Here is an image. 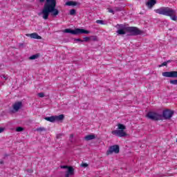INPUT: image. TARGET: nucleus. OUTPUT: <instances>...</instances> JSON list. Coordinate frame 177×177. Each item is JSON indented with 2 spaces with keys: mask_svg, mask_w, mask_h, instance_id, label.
Returning a JSON list of instances; mask_svg holds the SVG:
<instances>
[{
  "mask_svg": "<svg viewBox=\"0 0 177 177\" xmlns=\"http://www.w3.org/2000/svg\"><path fill=\"white\" fill-rule=\"evenodd\" d=\"M39 1L41 3L45 2V0ZM50 13H51V16H57L59 15V10L56 9V0H46L44 6L39 15L42 16L44 20H48Z\"/></svg>",
  "mask_w": 177,
  "mask_h": 177,
  "instance_id": "nucleus-1",
  "label": "nucleus"
},
{
  "mask_svg": "<svg viewBox=\"0 0 177 177\" xmlns=\"http://www.w3.org/2000/svg\"><path fill=\"white\" fill-rule=\"evenodd\" d=\"M154 12L158 15L169 16L173 21H176L177 20L176 11L169 7H161L154 10Z\"/></svg>",
  "mask_w": 177,
  "mask_h": 177,
  "instance_id": "nucleus-2",
  "label": "nucleus"
},
{
  "mask_svg": "<svg viewBox=\"0 0 177 177\" xmlns=\"http://www.w3.org/2000/svg\"><path fill=\"white\" fill-rule=\"evenodd\" d=\"M125 129H127V127L122 124H118V129L112 131V135H115V136H118L119 138H124L127 136V132H125Z\"/></svg>",
  "mask_w": 177,
  "mask_h": 177,
  "instance_id": "nucleus-3",
  "label": "nucleus"
},
{
  "mask_svg": "<svg viewBox=\"0 0 177 177\" xmlns=\"http://www.w3.org/2000/svg\"><path fill=\"white\" fill-rule=\"evenodd\" d=\"M62 32H64L66 34H73V35H77L78 34H89L91 32L88 30H86L85 29H81V28H76L74 30H73L70 28H67V29L64 30Z\"/></svg>",
  "mask_w": 177,
  "mask_h": 177,
  "instance_id": "nucleus-4",
  "label": "nucleus"
},
{
  "mask_svg": "<svg viewBox=\"0 0 177 177\" xmlns=\"http://www.w3.org/2000/svg\"><path fill=\"white\" fill-rule=\"evenodd\" d=\"M62 169H66L65 177H73L75 175V169L71 166L62 165L60 166Z\"/></svg>",
  "mask_w": 177,
  "mask_h": 177,
  "instance_id": "nucleus-5",
  "label": "nucleus"
},
{
  "mask_svg": "<svg viewBox=\"0 0 177 177\" xmlns=\"http://www.w3.org/2000/svg\"><path fill=\"white\" fill-rule=\"evenodd\" d=\"M125 30L127 32H129V35H139L142 34V32L136 27H126Z\"/></svg>",
  "mask_w": 177,
  "mask_h": 177,
  "instance_id": "nucleus-6",
  "label": "nucleus"
},
{
  "mask_svg": "<svg viewBox=\"0 0 177 177\" xmlns=\"http://www.w3.org/2000/svg\"><path fill=\"white\" fill-rule=\"evenodd\" d=\"M113 153H115V154L120 153V147H118V145L111 146L106 151V155L110 156V154H113Z\"/></svg>",
  "mask_w": 177,
  "mask_h": 177,
  "instance_id": "nucleus-7",
  "label": "nucleus"
},
{
  "mask_svg": "<svg viewBox=\"0 0 177 177\" xmlns=\"http://www.w3.org/2000/svg\"><path fill=\"white\" fill-rule=\"evenodd\" d=\"M147 118H149V120H153L154 121H158V120H160L161 115L156 113V112H149L147 114Z\"/></svg>",
  "mask_w": 177,
  "mask_h": 177,
  "instance_id": "nucleus-8",
  "label": "nucleus"
},
{
  "mask_svg": "<svg viewBox=\"0 0 177 177\" xmlns=\"http://www.w3.org/2000/svg\"><path fill=\"white\" fill-rule=\"evenodd\" d=\"M172 115H174V111H171L169 109L165 110L162 113V117L165 120H169L172 118Z\"/></svg>",
  "mask_w": 177,
  "mask_h": 177,
  "instance_id": "nucleus-9",
  "label": "nucleus"
},
{
  "mask_svg": "<svg viewBox=\"0 0 177 177\" xmlns=\"http://www.w3.org/2000/svg\"><path fill=\"white\" fill-rule=\"evenodd\" d=\"M23 107V102L21 101L16 102L12 104L13 113H17Z\"/></svg>",
  "mask_w": 177,
  "mask_h": 177,
  "instance_id": "nucleus-10",
  "label": "nucleus"
},
{
  "mask_svg": "<svg viewBox=\"0 0 177 177\" xmlns=\"http://www.w3.org/2000/svg\"><path fill=\"white\" fill-rule=\"evenodd\" d=\"M162 75L169 78H177V71L163 72Z\"/></svg>",
  "mask_w": 177,
  "mask_h": 177,
  "instance_id": "nucleus-11",
  "label": "nucleus"
},
{
  "mask_svg": "<svg viewBox=\"0 0 177 177\" xmlns=\"http://www.w3.org/2000/svg\"><path fill=\"white\" fill-rule=\"evenodd\" d=\"M26 36L30 37V38H31L32 39H42V37L37 35V32H34L32 34H26Z\"/></svg>",
  "mask_w": 177,
  "mask_h": 177,
  "instance_id": "nucleus-12",
  "label": "nucleus"
},
{
  "mask_svg": "<svg viewBox=\"0 0 177 177\" xmlns=\"http://www.w3.org/2000/svg\"><path fill=\"white\" fill-rule=\"evenodd\" d=\"M156 3H157V0H149L146 3V6L148 9H151Z\"/></svg>",
  "mask_w": 177,
  "mask_h": 177,
  "instance_id": "nucleus-13",
  "label": "nucleus"
},
{
  "mask_svg": "<svg viewBox=\"0 0 177 177\" xmlns=\"http://www.w3.org/2000/svg\"><path fill=\"white\" fill-rule=\"evenodd\" d=\"M118 26L121 28V29L117 30L118 35H124V34H127V30H125L126 28H123L122 25Z\"/></svg>",
  "mask_w": 177,
  "mask_h": 177,
  "instance_id": "nucleus-14",
  "label": "nucleus"
},
{
  "mask_svg": "<svg viewBox=\"0 0 177 177\" xmlns=\"http://www.w3.org/2000/svg\"><path fill=\"white\" fill-rule=\"evenodd\" d=\"M93 139H96V136H95V134H89L84 137V140L87 141L93 140Z\"/></svg>",
  "mask_w": 177,
  "mask_h": 177,
  "instance_id": "nucleus-15",
  "label": "nucleus"
},
{
  "mask_svg": "<svg viewBox=\"0 0 177 177\" xmlns=\"http://www.w3.org/2000/svg\"><path fill=\"white\" fill-rule=\"evenodd\" d=\"M77 5H78V3L73 1H69L65 3V6H77Z\"/></svg>",
  "mask_w": 177,
  "mask_h": 177,
  "instance_id": "nucleus-16",
  "label": "nucleus"
},
{
  "mask_svg": "<svg viewBox=\"0 0 177 177\" xmlns=\"http://www.w3.org/2000/svg\"><path fill=\"white\" fill-rule=\"evenodd\" d=\"M55 122L56 121H63L64 120V115H55Z\"/></svg>",
  "mask_w": 177,
  "mask_h": 177,
  "instance_id": "nucleus-17",
  "label": "nucleus"
},
{
  "mask_svg": "<svg viewBox=\"0 0 177 177\" xmlns=\"http://www.w3.org/2000/svg\"><path fill=\"white\" fill-rule=\"evenodd\" d=\"M44 119L46 121H49V122H55V116L46 117Z\"/></svg>",
  "mask_w": 177,
  "mask_h": 177,
  "instance_id": "nucleus-18",
  "label": "nucleus"
},
{
  "mask_svg": "<svg viewBox=\"0 0 177 177\" xmlns=\"http://www.w3.org/2000/svg\"><path fill=\"white\" fill-rule=\"evenodd\" d=\"M39 57V55L38 54L33 55L29 57V59L30 60H35V59H38Z\"/></svg>",
  "mask_w": 177,
  "mask_h": 177,
  "instance_id": "nucleus-19",
  "label": "nucleus"
},
{
  "mask_svg": "<svg viewBox=\"0 0 177 177\" xmlns=\"http://www.w3.org/2000/svg\"><path fill=\"white\" fill-rule=\"evenodd\" d=\"M90 41H97V37L96 36H91Z\"/></svg>",
  "mask_w": 177,
  "mask_h": 177,
  "instance_id": "nucleus-20",
  "label": "nucleus"
},
{
  "mask_svg": "<svg viewBox=\"0 0 177 177\" xmlns=\"http://www.w3.org/2000/svg\"><path fill=\"white\" fill-rule=\"evenodd\" d=\"M169 82L171 84V85H177V80H170Z\"/></svg>",
  "mask_w": 177,
  "mask_h": 177,
  "instance_id": "nucleus-21",
  "label": "nucleus"
},
{
  "mask_svg": "<svg viewBox=\"0 0 177 177\" xmlns=\"http://www.w3.org/2000/svg\"><path fill=\"white\" fill-rule=\"evenodd\" d=\"M88 41H91V37H84L83 42H88Z\"/></svg>",
  "mask_w": 177,
  "mask_h": 177,
  "instance_id": "nucleus-22",
  "label": "nucleus"
},
{
  "mask_svg": "<svg viewBox=\"0 0 177 177\" xmlns=\"http://www.w3.org/2000/svg\"><path fill=\"white\" fill-rule=\"evenodd\" d=\"M24 130V129H23V127H17V129H16V131H17V132H21V131H23Z\"/></svg>",
  "mask_w": 177,
  "mask_h": 177,
  "instance_id": "nucleus-23",
  "label": "nucleus"
},
{
  "mask_svg": "<svg viewBox=\"0 0 177 177\" xmlns=\"http://www.w3.org/2000/svg\"><path fill=\"white\" fill-rule=\"evenodd\" d=\"M70 15H71V16H74V15H75V10H74V9L71 10Z\"/></svg>",
  "mask_w": 177,
  "mask_h": 177,
  "instance_id": "nucleus-24",
  "label": "nucleus"
},
{
  "mask_svg": "<svg viewBox=\"0 0 177 177\" xmlns=\"http://www.w3.org/2000/svg\"><path fill=\"white\" fill-rule=\"evenodd\" d=\"M37 131L38 132H42L43 131H45V128H44V127H39V128H37Z\"/></svg>",
  "mask_w": 177,
  "mask_h": 177,
  "instance_id": "nucleus-25",
  "label": "nucleus"
},
{
  "mask_svg": "<svg viewBox=\"0 0 177 177\" xmlns=\"http://www.w3.org/2000/svg\"><path fill=\"white\" fill-rule=\"evenodd\" d=\"M97 24H104V21L103 20H97Z\"/></svg>",
  "mask_w": 177,
  "mask_h": 177,
  "instance_id": "nucleus-26",
  "label": "nucleus"
},
{
  "mask_svg": "<svg viewBox=\"0 0 177 177\" xmlns=\"http://www.w3.org/2000/svg\"><path fill=\"white\" fill-rule=\"evenodd\" d=\"M37 96H39V97H44L45 96V94L44 93H39L37 94Z\"/></svg>",
  "mask_w": 177,
  "mask_h": 177,
  "instance_id": "nucleus-27",
  "label": "nucleus"
},
{
  "mask_svg": "<svg viewBox=\"0 0 177 177\" xmlns=\"http://www.w3.org/2000/svg\"><path fill=\"white\" fill-rule=\"evenodd\" d=\"M168 64V62H165L161 65L159 66V67H164V66H167Z\"/></svg>",
  "mask_w": 177,
  "mask_h": 177,
  "instance_id": "nucleus-28",
  "label": "nucleus"
},
{
  "mask_svg": "<svg viewBox=\"0 0 177 177\" xmlns=\"http://www.w3.org/2000/svg\"><path fill=\"white\" fill-rule=\"evenodd\" d=\"M81 167H83L84 168H86V167H88V164L87 163H82L81 165Z\"/></svg>",
  "mask_w": 177,
  "mask_h": 177,
  "instance_id": "nucleus-29",
  "label": "nucleus"
},
{
  "mask_svg": "<svg viewBox=\"0 0 177 177\" xmlns=\"http://www.w3.org/2000/svg\"><path fill=\"white\" fill-rule=\"evenodd\" d=\"M75 41H76L77 42H84V40L81 39H75Z\"/></svg>",
  "mask_w": 177,
  "mask_h": 177,
  "instance_id": "nucleus-30",
  "label": "nucleus"
},
{
  "mask_svg": "<svg viewBox=\"0 0 177 177\" xmlns=\"http://www.w3.org/2000/svg\"><path fill=\"white\" fill-rule=\"evenodd\" d=\"M109 13H112L113 15H114V10H113L112 9H109Z\"/></svg>",
  "mask_w": 177,
  "mask_h": 177,
  "instance_id": "nucleus-31",
  "label": "nucleus"
},
{
  "mask_svg": "<svg viewBox=\"0 0 177 177\" xmlns=\"http://www.w3.org/2000/svg\"><path fill=\"white\" fill-rule=\"evenodd\" d=\"M3 131H5V129L0 127V133H2V132H3Z\"/></svg>",
  "mask_w": 177,
  "mask_h": 177,
  "instance_id": "nucleus-32",
  "label": "nucleus"
},
{
  "mask_svg": "<svg viewBox=\"0 0 177 177\" xmlns=\"http://www.w3.org/2000/svg\"><path fill=\"white\" fill-rule=\"evenodd\" d=\"M3 78H4V80H5L6 81L8 80V77H7V76L3 75Z\"/></svg>",
  "mask_w": 177,
  "mask_h": 177,
  "instance_id": "nucleus-33",
  "label": "nucleus"
},
{
  "mask_svg": "<svg viewBox=\"0 0 177 177\" xmlns=\"http://www.w3.org/2000/svg\"><path fill=\"white\" fill-rule=\"evenodd\" d=\"M70 138H71V139H73L74 138V135L71 134Z\"/></svg>",
  "mask_w": 177,
  "mask_h": 177,
  "instance_id": "nucleus-34",
  "label": "nucleus"
},
{
  "mask_svg": "<svg viewBox=\"0 0 177 177\" xmlns=\"http://www.w3.org/2000/svg\"><path fill=\"white\" fill-rule=\"evenodd\" d=\"M166 63H171V61L169 60V61L166 62Z\"/></svg>",
  "mask_w": 177,
  "mask_h": 177,
  "instance_id": "nucleus-35",
  "label": "nucleus"
},
{
  "mask_svg": "<svg viewBox=\"0 0 177 177\" xmlns=\"http://www.w3.org/2000/svg\"><path fill=\"white\" fill-rule=\"evenodd\" d=\"M29 172H30V174L32 173V170H30Z\"/></svg>",
  "mask_w": 177,
  "mask_h": 177,
  "instance_id": "nucleus-36",
  "label": "nucleus"
}]
</instances>
